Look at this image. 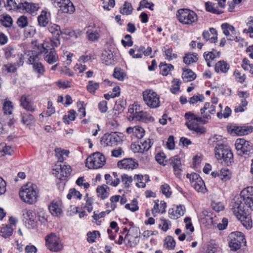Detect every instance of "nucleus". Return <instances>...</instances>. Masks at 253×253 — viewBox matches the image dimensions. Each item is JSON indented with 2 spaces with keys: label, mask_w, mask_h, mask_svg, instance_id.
<instances>
[{
  "label": "nucleus",
  "mask_w": 253,
  "mask_h": 253,
  "mask_svg": "<svg viewBox=\"0 0 253 253\" xmlns=\"http://www.w3.org/2000/svg\"><path fill=\"white\" fill-rule=\"evenodd\" d=\"M232 205V210L239 220H244L246 216V211L253 210V187L243 189L239 197L235 198Z\"/></svg>",
  "instance_id": "obj_1"
},
{
  "label": "nucleus",
  "mask_w": 253,
  "mask_h": 253,
  "mask_svg": "<svg viewBox=\"0 0 253 253\" xmlns=\"http://www.w3.org/2000/svg\"><path fill=\"white\" fill-rule=\"evenodd\" d=\"M212 139L213 142L216 144L214 149L216 158L227 166L231 165L233 162V154L229 147L220 142H218L216 137H213Z\"/></svg>",
  "instance_id": "obj_2"
},
{
  "label": "nucleus",
  "mask_w": 253,
  "mask_h": 253,
  "mask_svg": "<svg viewBox=\"0 0 253 253\" xmlns=\"http://www.w3.org/2000/svg\"><path fill=\"white\" fill-rule=\"evenodd\" d=\"M184 116L187 120L185 123L187 127L199 134L204 133L206 132V128L203 126H199L196 123H195L194 121H196L197 122L205 124L208 123L206 120H210L211 119V116L210 115H205L203 116V117H199L196 116L191 112L186 113Z\"/></svg>",
  "instance_id": "obj_3"
},
{
  "label": "nucleus",
  "mask_w": 253,
  "mask_h": 253,
  "mask_svg": "<svg viewBox=\"0 0 253 253\" xmlns=\"http://www.w3.org/2000/svg\"><path fill=\"white\" fill-rule=\"evenodd\" d=\"M19 195L21 200L29 205L36 203L39 197L37 187L33 184L23 186L19 191Z\"/></svg>",
  "instance_id": "obj_4"
},
{
  "label": "nucleus",
  "mask_w": 253,
  "mask_h": 253,
  "mask_svg": "<svg viewBox=\"0 0 253 253\" xmlns=\"http://www.w3.org/2000/svg\"><path fill=\"white\" fill-rule=\"evenodd\" d=\"M179 21L183 24L191 25L198 21L197 14L189 9H180L176 14Z\"/></svg>",
  "instance_id": "obj_5"
},
{
  "label": "nucleus",
  "mask_w": 253,
  "mask_h": 253,
  "mask_svg": "<svg viewBox=\"0 0 253 253\" xmlns=\"http://www.w3.org/2000/svg\"><path fill=\"white\" fill-rule=\"evenodd\" d=\"M145 104L149 108L154 109L160 106L159 95L152 89H146L142 92Z\"/></svg>",
  "instance_id": "obj_6"
},
{
  "label": "nucleus",
  "mask_w": 253,
  "mask_h": 253,
  "mask_svg": "<svg viewBox=\"0 0 253 253\" xmlns=\"http://www.w3.org/2000/svg\"><path fill=\"white\" fill-rule=\"evenodd\" d=\"M72 169L69 165H62L61 164L56 163L52 166V173L60 180H64L69 176Z\"/></svg>",
  "instance_id": "obj_7"
},
{
  "label": "nucleus",
  "mask_w": 253,
  "mask_h": 253,
  "mask_svg": "<svg viewBox=\"0 0 253 253\" xmlns=\"http://www.w3.org/2000/svg\"><path fill=\"white\" fill-rule=\"evenodd\" d=\"M228 244L231 250L237 251L241 247V244L246 243L244 234L241 232H232L228 236Z\"/></svg>",
  "instance_id": "obj_8"
},
{
  "label": "nucleus",
  "mask_w": 253,
  "mask_h": 253,
  "mask_svg": "<svg viewBox=\"0 0 253 253\" xmlns=\"http://www.w3.org/2000/svg\"><path fill=\"white\" fill-rule=\"evenodd\" d=\"M105 163L104 156L99 152L93 154L86 160V166L90 169H97L102 167Z\"/></svg>",
  "instance_id": "obj_9"
},
{
  "label": "nucleus",
  "mask_w": 253,
  "mask_h": 253,
  "mask_svg": "<svg viewBox=\"0 0 253 253\" xmlns=\"http://www.w3.org/2000/svg\"><path fill=\"white\" fill-rule=\"evenodd\" d=\"M186 177L190 181L192 186L198 192L205 193L207 191L204 181L196 173L187 174Z\"/></svg>",
  "instance_id": "obj_10"
},
{
  "label": "nucleus",
  "mask_w": 253,
  "mask_h": 253,
  "mask_svg": "<svg viewBox=\"0 0 253 253\" xmlns=\"http://www.w3.org/2000/svg\"><path fill=\"white\" fill-rule=\"evenodd\" d=\"M51 2L62 13L72 14L75 10V7L70 0H51Z\"/></svg>",
  "instance_id": "obj_11"
},
{
  "label": "nucleus",
  "mask_w": 253,
  "mask_h": 253,
  "mask_svg": "<svg viewBox=\"0 0 253 253\" xmlns=\"http://www.w3.org/2000/svg\"><path fill=\"white\" fill-rule=\"evenodd\" d=\"M60 33V28L58 25L52 23L48 25V39L52 46H57L59 44Z\"/></svg>",
  "instance_id": "obj_12"
},
{
  "label": "nucleus",
  "mask_w": 253,
  "mask_h": 253,
  "mask_svg": "<svg viewBox=\"0 0 253 253\" xmlns=\"http://www.w3.org/2000/svg\"><path fill=\"white\" fill-rule=\"evenodd\" d=\"M25 54L29 56L28 61L30 64H33L35 71L40 74L44 72L43 67L41 63L37 62L39 58V53L35 51L28 50Z\"/></svg>",
  "instance_id": "obj_13"
},
{
  "label": "nucleus",
  "mask_w": 253,
  "mask_h": 253,
  "mask_svg": "<svg viewBox=\"0 0 253 253\" xmlns=\"http://www.w3.org/2000/svg\"><path fill=\"white\" fill-rule=\"evenodd\" d=\"M228 132L232 135H244L253 132V127L252 126H237L232 125L227 126Z\"/></svg>",
  "instance_id": "obj_14"
},
{
  "label": "nucleus",
  "mask_w": 253,
  "mask_h": 253,
  "mask_svg": "<svg viewBox=\"0 0 253 253\" xmlns=\"http://www.w3.org/2000/svg\"><path fill=\"white\" fill-rule=\"evenodd\" d=\"M235 146L238 154L241 156L247 154L248 152H250L252 148V143L243 138L237 139Z\"/></svg>",
  "instance_id": "obj_15"
},
{
  "label": "nucleus",
  "mask_w": 253,
  "mask_h": 253,
  "mask_svg": "<svg viewBox=\"0 0 253 253\" xmlns=\"http://www.w3.org/2000/svg\"><path fill=\"white\" fill-rule=\"evenodd\" d=\"M63 248V244L60 238L55 233L48 235V250L51 251L57 252Z\"/></svg>",
  "instance_id": "obj_16"
},
{
  "label": "nucleus",
  "mask_w": 253,
  "mask_h": 253,
  "mask_svg": "<svg viewBox=\"0 0 253 253\" xmlns=\"http://www.w3.org/2000/svg\"><path fill=\"white\" fill-rule=\"evenodd\" d=\"M120 140V137L116 132H111L110 134H105L101 138V143L104 146L116 145Z\"/></svg>",
  "instance_id": "obj_17"
},
{
  "label": "nucleus",
  "mask_w": 253,
  "mask_h": 253,
  "mask_svg": "<svg viewBox=\"0 0 253 253\" xmlns=\"http://www.w3.org/2000/svg\"><path fill=\"white\" fill-rule=\"evenodd\" d=\"M62 203L60 200H53L48 206V210L51 214L56 217H60L63 213Z\"/></svg>",
  "instance_id": "obj_18"
},
{
  "label": "nucleus",
  "mask_w": 253,
  "mask_h": 253,
  "mask_svg": "<svg viewBox=\"0 0 253 253\" xmlns=\"http://www.w3.org/2000/svg\"><path fill=\"white\" fill-rule=\"evenodd\" d=\"M40 6L38 4L25 1L19 3V9L30 14L38 10Z\"/></svg>",
  "instance_id": "obj_19"
},
{
  "label": "nucleus",
  "mask_w": 253,
  "mask_h": 253,
  "mask_svg": "<svg viewBox=\"0 0 253 253\" xmlns=\"http://www.w3.org/2000/svg\"><path fill=\"white\" fill-rule=\"evenodd\" d=\"M137 166L138 164L132 158L124 159L118 163V167L120 169H132Z\"/></svg>",
  "instance_id": "obj_20"
},
{
  "label": "nucleus",
  "mask_w": 253,
  "mask_h": 253,
  "mask_svg": "<svg viewBox=\"0 0 253 253\" xmlns=\"http://www.w3.org/2000/svg\"><path fill=\"white\" fill-rule=\"evenodd\" d=\"M135 114L134 118L136 121L144 123L151 122L154 121V118L147 112L141 111Z\"/></svg>",
  "instance_id": "obj_21"
},
{
  "label": "nucleus",
  "mask_w": 253,
  "mask_h": 253,
  "mask_svg": "<svg viewBox=\"0 0 253 253\" xmlns=\"http://www.w3.org/2000/svg\"><path fill=\"white\" fill-rule=\"evenodd\" d=\"M126 132L128 134L132 133L135 137L138 139L142 138L145 134L144 129L139 126L128 127L126 128Z\"/></svg>",
  "instance_id": "obj_22"
},
{
  "label": "nucleus",
  "mask_w": 253,
  "mask_h": 253,
  "mask_svg": "<svg viewBox=\"0 0 253 253\" xmlns=\"http://www.w3.org/2000/svg\"><path fill=\"white\" fill-rule=\"evenodd\" d=\"M55 156L58 161L56 163L61 164L65 160L64 156L68 157L70 151L68 150H65L61 148H56L54 150Z\"/></svg>",
  "instance_id": "obj_23"
},
{
  "label": "nucleus",
  "mask_w": 253,
  "mask_h": 253,
  "mask_svg": "<svg viewBox=\"0 0 253 253\" xmlns=\"http://www.w3.org/2000/svg\"><path fill=\"white\" fill-rule=\"evenodd\" d=\"M20 102L21 106L25 109L31 112L35 111V109L33 106V102L31 101L29 96H26L25 95L22 96Z\"/></svg>",
  "instance_id": "obj_24"
},
{
  "label": "nucleus",
  "mask_w": 253,
  "mask_h": 253,
  "mask_svg": "<svg viewBox=\"0 0 253 253\" xmlns=\"http://www.w3.org/2000/svg\"><path fill=\"white\" fill-rule=\"evenodd\" d=\"M109 191V187L105 184L98 186L96 189L98 196L102 200L105 199L108 197Z\"/></svg>",
  "instance_id": "obj_25"
},
{
  "label": "nucleus",
  "mask_w": 253,
  "mask_h": 253,
  "mask_svg": "<svg viewBox=\"0 0 253 253\" xmlns=\"http://www.w3.org/2000/svg\"><path fill=\"white\" fill-rule=\"evenodd\" d=\"M230 68L229 65L224 60H220L217 62L215 65V71L217 73L221 72L226 73Z\"/></svg>",
  "instance_id": "obj_26"
},
{
  "label": "nucleus",
  "mask_w": 253,
  "mask_h": 253,
  "mask_svg": "<svg viewBox=\"0 0 253 253\" xmlns=\"http://www.w3.org/2000/svg\"><path fill=\"white\" fill-rule=\"evenodd\" d=\"M101 59L106 65H110L113 61V55L111 51L105 50L102 53Z\"/></svg>",
  "instance_id": "obj_27"
},
{
  "label": "nucleus",
  "mask_w": 253,
  "mask_h": 253,
  "mask_svg": "<svg viewBox=\"0 0 253 253\" xmlns=\"http://www.w3.org/2000/svg\"><path fill=\"white\" fill-rule=\"evenodd\" d=\"M198 59V54L196 53H188L185 54L183 57V62L189 65L193 63H195Z\"/></svg>",
  "instance_id": "obj_28"
},
{
  "label": "nucleus",
  "mask_w": 253,
  "mask_h": 253,
  "mask_svg": "<svg viewBox=\"0 0 253 253\" xmlns=\"http://www.w3.org/2000/svg\"><path fill=\"white\" fill-rule=\"evenodd\" d=\"M182 79L185 82L193 81L196 77V75L190 69L183 70Z\"/></svg>",
  "instance_id": "obj_29"
},
{
  "label": "nucleus",
  "mask_w": 253,
  "mask_h": 253,
  "mask_svg": "<svg viewBox=\"0 0 253 253\" xmlns=\"http://www.w3.org/2000/svg\"><path fill=\"white\" fill-rule=\"evenodd\" d=\"M220 53L213 49L212 51L205 52L204 54V57L207 62L212 61L216 58L219 57Z\"/></svg>",
  "instance_id": "obj_30"
},
{
  "label": "nucleus",
  "mask_w": 253,
  "mask_h": 253,
  "mask_svg": "<svg viewBox=\"0 0 253 253\" xmlns=\"http://www.w3.org/2000/svg\"><path fill=\"white\" fill-rule=\"evenodd\" d=\"M0 152L2 153V155H11L14 152V148L5 143L0 144Z\"/></svg>",
  "instance_id": "obj_31"
},
{
  "label": "nucleus",
  "mask_w": 253,
  "mask_h": 253,
  "mask_svg": "<svg viewBox=\"0 0 253 253\" xmlns=\"http://www.w3.org/2000/svg\"><path fill=\"white\" fill-rule=\"evenodd\" d=\"M47 12L42 10L38 17V24L41 27H45L47 25Z\"/></svg>",
  "instance_id": "obj_32"
},
{
  "label": "nucleus",
  "mask_w": 253,
  "mask_h": 253,
  "mask_svg": "<svg viewBox=\"0 0 253 253\" xmlns=\"http://www.w3.org/2000/svg\"><path fill=\"white\" fill-rule=\"evenodd\" d=\"M22 122L27 126L31 125L35 122L34 117L29 113H24L22 115Z\"/></svg>",
  "instance_id": "obj_33"
},
{
  "label": "nucleus",
  "mask_w": 253,
  "mask_h": 253,
  "mask_svg": "<svg viewBox=\"0 0 253 253\" xmlns=\"http://www.w3.org/2000/svg\"><path fill=\"white\" fill-rule=\"evenodd\" d=\"M133 8L130 3L125 2L123 7L120 8V12L124 15H130L131 14Z\"/></svg>",
  "instance_id": "obj_34"
},
{
  "label": "nucleus",
  "mask_w": 253,
  "mask_h": 253,
  "mask_svg": "<svg viewBox=\"0 0 253 253\" xmlns=\"http://www.w3.org/2000/svg\"><path fill=\"white\" fill-rule=\"evenodd\" d=\"M76 112L75 110L72 109L68 111V115H65L63 118V121L66 124H70L71 121H74Z\"/></svg>",
  "instance_id": "obj_35"
},
{
  "label": "nucleus",
  "mask_w": 253,
  "mask_h": 253,
  "mask_svg": "<svg viewBox=\"0 0 253 253\" xmlns=\"http://www.w3.org/2000/svg\"><path fill=\"white\" fill-rule=\"evenodd\" d=\"M176 243L174 239L171 236H168L165 240L164 246L168 250L174 249Z\"/></svg>",
  "instance_id": "obj_36"
},
{
  "label": "nucleus",
  "mask_w": 253,
  "mask_h": 253,
  "mask_svg": "<svg viewBox=\"0 0 253 253\" xmlns=\"http://www.w3.org/2000/svg\"><path fill=\"white\" fill-rule=\"evenodd\" d=\"M59 60V57L54 48H51L48 53V64H53Z\"/></svg>",
  "instance_id": "obj_37"
},
{
  "label": "nucleus",
  "mask_w": 253,
  "mask_h": 253,
  "mask_svg": "<svg viewBox=\"0 0 253 253\" xmlns=\"http://www.w3.org/2000/svg\"><path fill=\"white\" fill-rule=\"evenodd\" d=\"M172 85L170 88V90L173 94H177L180 90V84L181 81L178 79H173L172 81Z\"/></svg>",
  "instance_id": "obj_38"
},
{
  "label": "nucleus",
  "mask_w": 253,
  "mask_h": 253,
  "mask_svg": "<svg viewBox=\"0 0 253 253\" xmlns=\"http://www.w3.org/2000/svg\"><path fill=\"white\" fill-rule=\"evenodd\" d=\"M126 74L124 71L121 68H116L114 69L113 73V76L115 78L118 79L119 81H124Z\"/></svg>",
  "instance_id": "obj_39"
},
{
  "label": "nucleus",
  "mask_w": 253,
  "mask_h": 253,
  "mask_svg": "<svg viewBox=\"0 0 253 253\" xmlns=\"http://www.w3.org/2000/svg\"><path fill=\"white\" fill-rule=\"evenodd\" d=\"M185 211V208L184 205H179L177 206L176 209L174 211H173L169 213L170 215H173L174 217L178 218L184 214Z\"/></svg>",
  "instance_id": "obj_40"
},
{
  "label": "nucleus",
  "mask_w": 253,
  "mask_h": 253,
  "mask_svg": "<svg viewBox=\"0 0 253 253\" xmlns=\"http://www.w3.org/2000/svg\"><path fill=\"white\" fill-rule=\"evenodd\" d=\"M3 50L6 58L9 59L14 55V49L12 45H8L5 46Z\"/></svg>",
  "instance_id": "obj_41"
},
{
  "label": "nucleus",
  "mask_w": 253,
  "mask_h": 253,
  "mask_svg": "<svg viewBox=\"0 0 253 253\" xmlns=\"http://www.w3.org/2000/svg\"><path fill=\"white\" fill-rule=\"evenodd\" d=\"M99 87V84L97 83H95L93 81L88 82V84L86 86L87 91L90 93L94 94L95 90H97Z\"/></svg>",
  "instance_id": "obj_42"
},
{
  "label": "nucleus",
  "mask_w": 253,
  "mask_h": 253,
  "mask_svg": "<svg viewBox=\"0 0 253 253\" xmlns=\"http://www.w3.org/2000/svg\"><path fill=\"white\" fill-rule=\"evenodd\" d=\"M165 59L168 60H171L176 59L177 57V54L173 52L172 48L166 49L164 51Z\"/></svg>",
  "instance_id": "obj_43"
},
{
  "label": "nucleus",
  "mask_w": 253,
  "mask_h": 253,
  "mask_svg": "<svg viewBox=\"0 0 253 253\" xmlns=\"http://www.w3.org/2000/svg\"><path fill=\"white\" fill-rule=\"evenodd\" d=\"M121 179L126 188H129L133 181L132 177L126 174H123L121 176Z\"/></svg>",
  "instance_id": "obj_44"
},
{
  "label": "nucleus",
  "mask_w": 253,
  "mask_h": 253,
  "mask_svg": "<svg viewBox=\"0 0 253 253\" xmlns=\"http://www.w3.org/2000/svg\"><path fill=\"white\" fill-rule=\"evenodd\" d=\"M231 173L227 169H222L219 171V178L223 181H227L231 178Z\"/></svg>",
  "instance_id": "obj_45"
},
{
  "label": "nucleus",
  "mask_w": 253,
  "mask_h": 253,
  "mask_svg": "<svg viewBox=\"0 0 253 253\" xmlns=\"http://www.w3.org/2000/svg\"><path fill=\"white\" fill-rule=\"evenodd\" d=\"M153 144V141L152 139H147L142 142H141L140 146H141L142 150H143V153L145 151H148L152 147Z\"/></svg>",
  "instance_id": "obj_46"
},
{
  "label": "nucleus",
  "mask_w": 253,
  "mask_h": 253,
  "mask_svg": "<svg viewBox=\"0 0 253 253\" xmlns=\"http://www.w3.org/2000/svg\"><path fill=\"white\" fill-rule=\"evenodd\" d=\"M134 180H136V186L138 188H145L146 187L145 182H143L144 177L141 174H135L133 177Z\"/></svg>",
  "instance_id": "obj_47"
},
{
  "label": "nucleus",
  "mask_w": 253,
  "mask_h": 253,
  "mask_svg": "<svg viewBox=\"0 0 253 253\" xmlns=\"http://www.w3.org/2000/svg\"><path fill=\"white\" fill-rule=\"evenodd\" d=\"M0 233L3 237L6 238L12 235L13 233V229L10 226L6 225L1 228Z\"/></svg>",
  "instance_id": "obj_48"
},
{
  "label": "nucleus",
  "mask_w": 253,
  "mask_h": 253,
  "mask_svg": "<svg viewBox=\"0 0 253 253\" xmlns=\"http://www.w3.org/2000/svg\"><path fill=\"white\" fill-rule=\"evenodd\" d=\"M0 21L1 24L5 27H10L12 24V19L9 15L2 17Z\"/></svg>",
  "instance_id": "obj_49"
},
{
  "label": "nucleus",
  "mask_w": 253,
  "mask_h": 253,
  "mask_svg": "<svg viewBox=\"0 0 253 253\" xmlns=\"http://www.w3.org/2000/svg\"><path fill=\"white\" fill-rule=\"evenodd\" d=\"M137 203L138 202L137 199H133L132 200L131 204H127L125 205V208L132 212H134L137 211L139 209Z\"/></svg>",
  "instance_id": "obj_50"
},
{
  "label": "nucleus",
  "mask_w": 253,
  "mask_h": 253,
  "mask_svg": "<svg viewBox=\"0 0 253 253\" xmlns=\"http://www.w3.org/2000/svg\"><path fill=\"white\" fill-rule=\"evenodd\" d=\"M39 220L44 224H46L47 219V214L44 210L40 209L38 212Z\"/></svg>",
  "instance_id": "obj_51"
},
{
  "label": "nucleus",
  "mask_w": 253,
  "mask_h": 253,
  "mask_svg": "<svg viewBox=\"0 0 253 253\" xmlns=\"http://www.w3.org/2000/svg\"><path fill=\"white\" fill-rule=\"evenodd\" d=\"M13 106L11 102L7 101L5 102L3 106V111L5 115H10L13 110Z\"/></svg>",
  "instance_id": "obj_52"
},
{
  "label": "nucleus",
  "mask_w": 253,
  "mask_h": 253,
  "mask_svg": "<svg viewBox=\"0 0 253 253\" xmlns=\"http://www.w3.org/2000/svg\"><path fill=\"white\" fill-rule=\"evenodd\" d=\"M205 7L207 11L211 12L214 14H221L222 13V11H219L216 8L214 7L211 2H206L205 3Z\"/></svg>",
  "instance_id": "obj_53"
},
{
  "label": "nucleus",
  "mask_w": 253,
  "mask_h": 253,
  "mask_svg": "<svg viewBox=\"0 0 253 253\" xmlns=\"http://www.w3.org/2000/svg\"><path fill=\"white\" fill-rule=\"evenodd\" d=\"M73 196L76 197L77 199H81L82 195L79 191L76 190L75 188H73L70 189L69 193L67 195V198L69 200H71Z\"/></svg>",
  "instance_id": "obj_54"
},
{
  "label": "nucleus",
  "mask_w": 253,
  "mask_h": 253,
  "mask_svg": "<svg viewBox=\"0 0 253 253\" xmlns=\"http://www.w3.org/2000/svg\"><path fill=\"white\" fill-rule=\"evenodd\" d=\"M100 236L99 232L98 231H93L92 232H89L87 234V240L90 243L95 242L97 236Z\"/></svg>",
  "instance_id": "obj_55"
},
{
  "label": "nucleus",
  "mask_w": 253,
  "mask_h": 253,
  "mask_svg": "<svg viewBox=\"0 0 253 253\" xmlns=\"http://www.w3.org/2000/svg\"><path fill=\"white\" fill-rule=\"evenodd\" d=\"M23 216L24 218L29 219L30 221H34L35 217V214L32 210H25L23 211Z\"/></svg>",
  "instance_id": "obj_56"
},
{
  "label": "nucleus",
  "mask_w": 253,
  "mask_h": 253,
  "mask_svg": "<svg viewBox=\"0 0 253 253\" xmlns=\"http://www.w3.org/2000/svg\"><path fill=\"white\" fill-rule=\"evenodd\" d=\"M169 162L173 168L181 167V165L180 159L177 156L171 157L169 159Z\"/></svg>",
  "instance_id": "obj_57"
},
{
  "label": "nucleus",
  "mask_w": 253,
  "mask_h": 253,
  "mask_svg": "<svg viewBox=\"0 0 253 253\" xmlns=\"http://www.w3.org/2000/svg\"><path fill=\"white\" fill-rule=\"evenodd\" d=\"M18 26L20 28H24L28 25V19L25 16H20L17 21Z\"/></svg>",
  "instance_id": "obj_58"
},
{
  "label": "nucleus",
  "mask_w": 253,
  "mask_h": 253,
  "mask_svg": "<svg viewBox=\"0 0 253 253\" xmlns=\"http://www.w3.org/2000/svg\"><path fill=\"white\" fill-rule=\"evenodd\" d=\"M5 7L9 10L13 9H19V3H16L15 0H7Z\"/></svg>",
  "instance_id": "obj_59"
},
{
  "label": "nucleus",
  "mask_w": 253,
  "mask_h": 253,
  "mask_svg": "<svg viewBox=\"0 0 253 253\" xmlns=\"http://www.w3.org/2000/svg\"><path fill=\"white\" fill-rule=\"evenodd\" d=\"M169 190L170 186L168 184H164L161 186L162 193L165 195L167 198H169L171 196V192Z\"/></svg>",
  "instance_id": "obj_60"
},
{
  "label": "nucleus",
  "mask_w": 253,
  "mask_h": 253,
  "mask_svg": "<svg viewBox=\"0 0 253 253\" xmlns=\"http://www.w3.org/2000/svg\"><path fill=\"white\" fill-rule=\"evenodd\" d=\"M203 215L204 216L205 219L207 222L211 223V224H213V214L211 211H209L207 210H204L202 212Z\"/></svg>",
  "instance_id": "obj_61"
},
{
  "label": "nucleus",
  "mask_w": 253,
  "mask_h": 253,
  "mask_svg": "<svg viewBox=\"0 0 253 253\" xmlns=\"http://www.w3.org/2000/svg\"><path fill=\"white\" fill-rule=\"evenodd\" d=\"M77 106L79 107L78 112H79V113L80 114V119H82L83 117H85V115H86L85 108L84 106V102H83V101L78 102Z\"/></svg>",
  "instance_id": "obj_62"
},
{
  "label": "nucleus",
  "mask_w": 253,
  "mask_h": 253,
  "mask_svg": "<svg viewBox=\"0 0 253 253\" xmlns=\"http://www.w3.org/2000/svg\"><path fill=\"white\" fill-rule=\"evenodd\" d=\"M125 40H122V43L124 46H131L133 45V41L131 40V36L130 35H126L125 36Z\"/></svg>",
  "instance_id": "obj_63"
},
{
  "label": "nucleus",
  "mask_w": 253,
  "mask_h": 253,
  "mask_svg": "<svg viewBox=\"0 0 253 253\" xmlns=\"http://www.w3.org/2000/svg\"><path fill=\"white\" fill-rule=\"evenodd\" d=\"M207 252V253H220V251L215 244H211L208 246Z\"/></svg>",
  "instance_id": "obj_64"
}]
</instances>
